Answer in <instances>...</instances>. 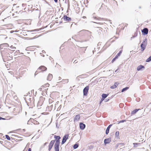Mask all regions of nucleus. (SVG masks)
<instances>
[{
    "mask_svg": "<svg viewBox=\"0 0 151 151\" xmlns=\"http://www.w3.org/2000/svg\"><path fill=\"white\" fill-rule=\"evenodd\" d=\"M14 50H11L9 49L6 48L4 51L1 50V53L2 57H4V55H10L9 53H12Z\"/></svg>",
    "mask_w": 151,
    "mask_h": 151,
    "instance_id": "nucleus-1",
    "label": "nucleus"
},
{
    "mask_svg": "<svg viewBox=\"0 0 151 151\" xmlns=\"http://www.w3.org/2000/svg\"><path fill=\"white\" fill-rule=\"evenodd\" d=\"M147 44V39L145 38L143 40V42L140 45V47L141 48V50L143 51L146 48Z\"/></svg>",
    "mask_w": 151,
    "mask_h": 151,
    "instance_id": "nucleus-2",
    "label": "nucleus"
},
{
    "mask_svg": "<svg viewBox=\"0 0 151 151\" xmlns=\"http://www.w3.org/2000/svg\"><path fill=\"white\" fill-rule=\"evenodd\" d=\"M89 90L88 86H86L83 90V93L84 96H86L87 95L88 91Z\"/></svg>",
    "mask_w": 151,
    "mask_h": 151,
    "instance_id": "nucleus-3",
    "label": "nucleus"
},
{
    "mask_svg": "<svg viewBox=\"0 0 151 151\" xmlns=\"http://www.w3.org/2000/svg\"><path fill=\"white\" fill-rule=\"evenodd\" d=\"M68 137V135H65L63 137L61 144L62 145L63 144L66 142L67 140Z\"/></svg>",
    "mask_w": 151,
    "mask_h": 151,
    "instance_id": "nucleus-4",
    "label": "nucleus"
},
{
    "mask_svg": "<svg viewBox=\"0 0 151 151\" xmlns=\"http://www.w3.org/2000/svg\"><path fill=\"white\" fill-rule=\"evenodd\" d=\"M55 141V140H52L50 142L49 145L48 146V150L50 151L52 149Z\"/></svg>",
    "mask_w": 151,
    "mask_h": 151,
    "instance_id": "nucleus-5",
    "label": "nucleus"
},
{
    "mask_svg": "<svg viewBox=\"0 0 151 151\" xmlns=\"http://www.w3.org/2000/svg\"><path fill=\"white\" fill-rule=\"evenodd\" d=\"M148 32V29L147 28H144L142 30V32L143 35H147Z\"/></svg>",
    "mask_w": 151,
    "mask_h": 151,
    "instance_id": "nucleus-6",
    "label": "nucleus"
},
{
    "mask_svg": "<svg viewBox=\"0 0 151 151\" xmlns=\"http://www.w3.org/2000/svg\"><path fill=\"white\" fill-rule=\"evenodd\" d=\"M60 143H55L54 145L55 151H59Z\"/></svg>",
    "mask_w": 151,
    "mask_h": 151,
    "instance_id": "nucleus-7",
    "label": "nucleus"
},
{
    "mask_svg": "<svg viewBox=\"0 0 151 151\" xmlns=\"http://www.w3.org/2000/svg\"><path fill=\"white\" fill-rule=\"evenodd\" d=\"M62 19H63L65 21H71L72 19L71 18L67 17V16L66 15H64L62 18Z\"/></svg>",
    "mask_w": 151,
    "mask_h": 151,
    "instance_id": "nucleus-8",
    "label": "nucleus"
},
{
    "mask_svg": "<svg viewBox=\"0 0 151 151\" xmlns=\"http://www.w3.org/2000/svg\"><path fill=\"white\" fill-rule=\"evenodd\" d=\"M145 69V67L144 66L142 65H140L138 66L137 68V70L139 71L142 70H143Z\"/></svg>",
    "mask_w": 151,
    "mask_h": 151,
    "instance_id": "nucleus-9",
    "label": "nucleus"
},
{
    "mask_svg": "<svg viewBox=\"0 0 151 151\" xmlns=\"http://www.w3.org/2000/svg\"><path fill=\"white\" fill-rule=\"evenodd\" d=\"M54 137L56 140L55 143H60V136L55 135Z\"/></svg>",
    "mask_w": 151,
    "mask_h": 151,
    "instance_id": "nucleus-10",
    "label": "nucleus"
},
{
    "mask_svg": "<svg viewBox=\"0 0 151 151\" xmlns=\"http://www.w3.org/2000/svg\"><path fill=\"white\" fill-rule=\"evenodd\" d=\"M111 141L110 138L106 139L104 140V143L105 145L109 143Z\"/></svg>",
    "mask_w": 151,
    "mask_h": 151,
    "instance_id": "nucleus-11",
    "label": "nucleus"
},
{
    "mask_svg": "<svg viewBox=\"0 0 151 151\" xmlns=\"http://www.w3.org/2000/svg\"><path fill=\"white\" fill-rule=\"evenodd\" d=\"M85 124H83V123L81 122L80 123V127L81 129L83 130L85 127Z\"/></svg>",
    "mask_w": 151,
    "mask_h": 151,
    "instance_id": "nucleus-12",
    "label": "nucleus"
},
{
    "mask_svg": "<svg viewBox=\"0 0 151 151\" xmlns=\"http://www.w3.org/2000/svg\"><path fill=\"white\" fill-rule=\"evenodd\" d=\"M47 68L44 66H41L38 69L42 70V71H45L47 70Z\"/></svg>",
    "mask_w": 151,
    "mask_h": 151,
    "instance_id": "nucleus-13",
    "label": "nucleus"
},
{
    "mask_svg": "<svg viewBox=\"0 0 151 151\" xmlns=\"http://www.w3.org/2000/svg\"><path fill=\"white\" fill-rule=\"evenodd\" d=\"M112 125V124H110L107 127L106 131V134H107L109 133L110 129Z\"/></svg>",
    "mask_w": 151,
    "mask_h": 151,
    "instance_id": "nucleus-14",
    "label": "nucleus"
},
{
    "mask_svg": "<svg viewBox=\"0 0 151 151\" xmlns=\"http://www.w3.org/2000/svg\"><path fill=\"white\" fill-rule=\"evenodd\" d=\"M52 78V75L50 73H49L47 77V79L48 81H50Z\"/></svg>",
    "mask_w": 151,
    "mask_h": 151,
    "instance_id": "nucleus-15",
    "label": "nucleus"
},
{
    "mask_svg": "<svg viewBox=\"0 0 151 151\" xmlns=\"http://www.w3.org/2000/svg\"><path fill=\"white\" fill-rule=\"evenodd\" d=\"M80 119V116L79 115H77L75 116L74 118V120L75 121H78Z\"/></svg>",
    "mask_w": 151,
    "mask_h": 151,
    "instance_id": "nucleus-16",
    "label": "nucleus"
},
{
    "mask_svg": "<svg viewBox=\"0 0 151 151\" xmlns=\"http://www.w3.org/2000/svg\"><path fill=\"white\" fill-rule=\"evenodd\" d=\"M140 110V109H136L135 110H134L132 111L131 113V114L132 115L134 114H136L139 110Z\"/></svg>",
    "mask_w": 151,
    "mask_h": 151,
    "instance_id": "nucleus-17",
    "label": "nucleus"
},
{
    "mask_svg": "<svg viewBox=\"0 0 151 151\" xmlns=\"http://www.w3.org/2000/svg\"><path fill=\"white\" fill-rule=\"evenodd\" d=\"M133 145L134 147H136L139 146L141 145V143H133Z\"/></svg>",
    "mask_w": 151,
    "mask_h": 151,
    "instance_id": "nucleus-18",
    "label": "nucleus"
},
{
    "mask_svg": "<svg viewBox=\"0 0 151 151\" xmlns=\"http://www.w3.org/2000/svg\"><path fill=\"white\" fill-rule=\"evenodd\" d=\"M111 2L114 4V6H118V4H117V2L116 1H115V0H111Z\"/></svg>",
    "mask_w": 151,
    "mask_h": 151,
    "instance_id": "nucleus-19",
    "label": "nucleus"
},
{
    "mask_svg": "<svg viewBox=\"0 0 151 151\" xmlns=\"http://www.w3.org/2000/svg\"><path fill=\"white\" fill-rule=\"evenodd\" d=\"M40 29H37L34 30H29L28 31V32H36L39 31L40 30Z\"/></svg>",
    "mask_w": 151,
    "mask_h": 151,
    "instance_id": "nucleus-20",
    "label": "nucleus"
},
{
    "mask_svg": "<svg viewBox=\"0 0 151 151\" xmlns=\"http://www.w3.org/2000/svg\"><path fill=\"white\" fill-rule=\"evenodd\" d=\"M108 94L103 93L102 95V98L105 99L108 96Z\"/></svg>",
    "mask_w": 151,
    "mask_h": 151,
    "instance_id": "nucleus-21",
    "label": "nucleus"
},
{
    "mask_svg": "<svg viewBox=\"0 0 151 151\" xmlns=\"http://www.w3.org/2000/svg\"><path fill=\"white\" fill-rule=\"evenodd\" d=\"M68 79H64V80H63L62 81H61L63 83H67L68 82Z\"/></svg>",
    "mask_w": 151,
    "mask_h": 151,
    "instance_id": "nucleus-22",
    "label": "nucleus"
},
{
    "mask_svg": "<svg viewBox=\"0 0 151 151\" xmlns=\"http://www.w3.org/2000/svg\"><path fill=\"white\" fill-rule=\"evenodd\" d=\"M2 46L6 47H8L9 46V45L7 43H4L3 44H1L0 45V48H1V47Z\"/></svg>",
    "mask_w": 151,
    "mask_h": 151,
    "instance_id": "nucleus-23",
    "label": "nucleus"
},
{
    "mask_svg": "<svg viewBox=\"0 0 151 151\" xmlns=\"http://www.w3.org/2000/svg\"><path fill=\"white\" fill-rule=\"evenodd\" d=\"M79 146V144H74L73 146V148L74 149H77Z\"/></svg>",
    "mask_w": 151,
    "mask_h": 151,
    "instance_id": "nucleus-24",
    "label": "nucleus"
},
{
    "mask_svg": "<svg viewBox=\"0 0 151 151\" xmlns=\"http://www.w3.org/2000/svg\"><path fill=\"white\" fill-rule=\"evenodd\" d=\"M151 61V56L148 58L146 60V62H149Z\"/></svg>",
    "mask_w": 151,
    "mask_h": 151,
    "instance_id": "nucleus-25",
    "label": "nucleus"
},
{
    "mask_svg": "<svg viewBox=\"0 0 151 151\" xmlns=\"http://www.w3.org/2000/svg\"><path fill=\"white\" fill-rule=\"evenodd\" d=\"M129 88V87H127L125 88H123L122 89V92H124V91H126L127 90V89H128Z\"/></svg>",
    "mask_w": 151,
    "mask_h": 151,
    "instance_id": "nucleus-26",
    "label": "nucleus"
},
{
    "mask_svg": "<svg viewBox=\"0 0 151 151\" xmlns=\"http://www.w3.org/2000/svg\"><path fill=\"white\" fill-rule=\"evenodd\" d=\"M122 50H120L119 52L116 55L115 57L118 58V57L120 56L121 54L122 53Z\"/></svg>",
    "mask_w": 151,
    "mask_h": 151,
    "instance_id": "nucleus-27",
    "label": "nucleus"
},
{
    "mask_svg": "<svg viewBox=\"0 0 151 151\" xmlns=\"http://www.w3.org/2000/svg\"><path fill=\"white\" fill-rule=\"evenodd\" d=\"M126 120H121V121H117L116 123H117V124H119L120 123H122V122H126Z\"/></svg>",
    "mask_w": 151,
    "mask_h": 151,
    "instance_id": "nucleus-28",
    "label": "nucleus"
},
{
    "mask_svg": "<svg viewBox=\"0 0 151 151\" xmlns=\"http://www.w3.org/2000/svg\"><path fill=\"white\" fill-rule=\"evenodd\" d=\"M137 36V33H135L134 35L131 37V40H132L133 38H134Z\"/></svg>",
    "mask_w": 151,
    "mask_h": 151,
    "instance_id": "nucleus-29",
    "label": "nucleus"
},
{
    "mask_svg": "<svg viewBox=\"0 0 151 151\" xmlns=\"http://www.w3.org/2000/svg\"><path fill=\"white\" fill-rule=\"evenodd\" d=\"M119 135V132L117 131L115 133V136L116 137H118Z\"/></svg>",
    "mask_w": 151,
    "mask_h": 151,
    "instance_id": "nucleus-30",
    "label": "nucleus"
},
{
    "mask_svg": "<svg viewBox=\"0 0 151 151\" xmlns=\"http://www.w3.org/2000/svg\"><path fill=\"white\" fill-rule=\"evenodd\" d=\"M88 32L90 34H91V32H89L87 30H82L80 32Z\"/></svg>",
    "mask_w": 151,
    "mask_h": 151,
    "instance_id": "nucleus-31",
    "label": "nucleus"
},
{
    "mask_svg": "<svg viewBox=\"0 0 151 151\" xmlns=\"http://www.w3.org/2000/svg\"><path fill=\"white\" fill-rule=\"evenodd\" d=\"M5 137H6V139L7 140H10V138L9 136L8 135H5Z\"/></svg>",
    "mask_w": 151,
    "mask_h": 151,
    "instance_id": "nucleus-32",
    "label": "nucleus"
},
{
    "mask_svg": "<svg viewBox=\"0 0 151 151\" xmlns=\"http://www.w3.org/2000/svg\"><path fill=\"white\" fill-rule=\"evenodd\" d=\"M93 17L94 19H96V20H100L101 19V18H100V17Z\"/></svg>",
    "mask_w": 151,
    "mask_h": 151,
    "instance_id": "nucleus-33",
    "label": "nucleus"
},
{
    "mask_svg": "<svg viewBox=\"0 0 151 151\" xmlns=\"http://www.w3.org/2000/svg\"><path fill=\"white\" fill-rule=\"evenodd\" d=\"M110 88L111 89H114L116 88V85H114L112 86H111Z\"/></svg>",
    "mask_w": 151,
    "mask_h": 151,
    "instance_id": "nucleus-34",
    "label": "nucleus"
},
{
    "mask_svg": "<svg viewBox=\"0 0 151 151\" xmlns=\"http://www.w3.org/2000/svg\"><path fill=\"white\" fill-rule=\"evenodd\" d=\"M117 58L116 57H115V58H114L111 61V62L112 63H113L115 61V60L117 59Z\"/></svg>",
    "mask_w": 151,
    "mask_h": 151,
    "instance_id": "nucleus-35",
    "label": "nucleus"
},
{
    "mask_svg": "<svg viewBox=\"0 0 151 151\" xmlns=\"http://www.w3.org/2000/svg\"><path fill=\"white\" fill-rule=\"evenodd\" d=\"M49 106L51 108H52L53 106V105L51 103H49Z\"/></svg>",
    "mask_w": 151,
    "mask_h": 151,
    "instance_id": "nucleus-36",
    "label": "nucleus"
},
{
    "mask_svg": "<svg viewBox=\"0 0 151 151\" xmlns=\"http://www.w3.org/2000/svg\"><path fill=\"white\" fill-rule=\"evenodd\" d=\"M6 56L8 58H9V57H10L11 58H12H12H13V56H10V55H8V56L6 55Z\"/></svg>",
    "mask_w": 151,
    "mask_h": 151,
    "instance_id": "nucleus-37",
    "label": "nucleus"
},
{
    "mask_svg": "<svg viewBox=\"0 0 151 151\" xmlns=\"http://www.w3.org/2000/svg\"><path fill=\"white\" fill-rule=\"evenodd\" d=\"M119 84V83L117 82H116L114 83V85H116V87L118 86V85Z\"/></svg>",
    "mask_w": 151,
    "mask_h": 151,
    "instance_id": "nucleus-38",
    "label": "nucleus"
},
{
    "mask_svg": "<svg viewBox=\"0 0 151 151\" xmlns=\"http://www.w3.org/2000/svg\"><path fill=\"white\" fill-rule=\"evenodd\" d=\"M37 37H36V36H35L33 37L30 38L29 40H33L37 38Z\"/></svg>",
    "mask_w": 151,
    "mask_h": 151,
    "instance_id": "nucleus-39",
    "label": "nucleus"
},
{
    "mask_svg": "<svg viewBox=\"0 0 151 151\" xmlns=\"http://www.w3.org/2000/svg\"><path fill=\"white\" fill-rule=\"evenodd\" d=\"M10 48L11 49H12L13 50H14V49H16V47H13L12 46H11L10 47Z\"/></svg>",
    "mask_w": 151,
    "mask_h": 151,
    "instance_id": "nucleus-40",
    "label": "nucleus"
},
{
    "mask_svg": "<svg viewBox=\"0 0 151 151\" xmlns=\"http://www.w3.org/2000/svg\"><path fill=\"white\" fill-rule=\"evenodd\" d=\"M39 73V72H38V71H36L35 73V76L36 75L38 74Z\"/></svg>",
    "mask_w": 151,
    "mask_h": 151,
    "instance_id": "nucleus-41",
    "label": "nucleus"
},
{
    "mask_svg": "<svg viewBox=\"0 0 151 151\" xmlns=\"http://www.w3.org/2000/svg\"><path fill=\"white\" fill-rule=\"evenodd\" d=\"M5 119H6L4 118H2V117L0 116V120H5Z\"/></svg>",
    "mask_w": 151,
    "mask_h": 151,
    "instance_id": "nucleus-42",
    "label": "nucleus"
},
{
    "mask_svg": "<svg viewBox=\"0 0 151 151\" xmlns=\"http://www.w3.org/2000/svg\"><path fill=\"white\" fill-rule=\"evenodd\" d=\"M19 52L18 51H16L15 53H14V54L15 55H17V54H18V53H19Z\"/></svg>",
    "mask_w": 151,
    "mask_h": 151,
    "instance_id": "nucleus-43",
    "label": "nucleus"
},
{
    "mask_svg": "<svg viewBox=\"0 0 151 151\" xmlns=\"http://www.w3.org/2000/svg\"><path fill=\"white\" fill-rule=\"evenodd\" d=\"M101 42H99L98 44V46H99V45H101Z\"/></svg>",
    "mask_w": 151,
    "mask_h": 151,
    "instance_id": "nucleus-44",
    "label": "nucleus"
},
{
    "mask_svg": "<svg viewBox=\"0 0 151 151\" xmlns=\"http://www.w3.org/2000/svg\"><path fill=\"white\" fill-rule=\"evenodd\" d=\"M28 151H31V149L30 148H29L28 149Z\"/></svg>",
    "mask_w": 151,
    "mask_h": 151,
    "instance_id": "nucleus-45",
    "label": "nucleus"
},
{
    "mask_svg": "<svg viewBox=\"0 0 151 151\" xmlns=\"http://www.w3.org/2000/svg\"><path fill=\"white\" fill-rule=\"evenodd\" d=\"M61 79V77H58V79H59V80H60Z\"/></svg>",
    "mask_w": 151,
    "mask_h": 151,
    "instance_id": "nucleus-46",
    "label": "nucleus"
},
{
    "mask_svg": "<svg viewBox=\"0 0 151 151\" xmlns=\"http://www.w3.org/2000/svg\"><path fill=\"white\" fill-rule=\"evenodd\" d=\"M104 99L102 98L101 99V101H103Z\"/></svg>",
    "mask_w": 151,
    "mask_h": 151,
    "instance_id": "nucleus-47",
    "label": "nucleus"
},
{
    "mask_svg": "<svg viewBox=\"0 0 151 151\" xmlns=\"http://www.w3.org/2000/svg\"><path fill=\"white\" fill-rule=\"evenodd\" d=\"M22 5L23 6H24L25 5V4H22Z\"/></svg>",
    "mask_w": 151,
    "mask_h": 151,
    "instance_id": "nucleus-48",
    "label": "nucleus"
},
{
    "mask_svg": "<svg viewBox=\"0 0 151 151\" xmlns=\"http://www.w3.org/2000/svg\"><path fill=\"white\" fill-rule=\"evenodd\" d=\"M105 100H106L105 102H106V101H108L109 100V99H106Z\"/></svg>",
    "mask_w": 151,
    "mask_h": 151,
    "instance_id": "nucleus-49",
    "label": "nucleus"
},
{
    "mask_svg": "<svg viewBox=\"0 0 151 151\" xmlns=\"http://www.w3.org/2000/svg\"><path fill=\"white\" fill-rule=\"evenodd\" d=\"M93 23H97V24H100V22H93Z\"/></svg>",
    "mask_w": 151,
    "mask_h": 151,
    "instance_id": "nucleus-50",
    "label": "nucleus"
},
{
    "mask_svg": "<svg viewBox=\"0 0 151 151\" xmlns=\"http://www.w3.org/2000/svg\"><path fill=\"white\" fill-rule=\"evenodd\" d=\"M54 1L56 3L58 2V0H54Z\"/></svg>",
    "mask_w": 151,
    "mask_h": 151,
    "instance_id": "nucleus-51",
    "label": "nucleus"
},
{
    "mask_svg": "<svg viewBox=\"0 0 151 151\" xmlns=\"http://www.w3.org/2000/svg\"><path fill=\"white\" fill-rule=\"evenodd\" d=\"M90 147H91V148H93V146H92V145H91V146H90Z\"/></svg>",
    "mask_w": 151,
    "mask_h": 151,
    "instance_id": "nucleus-52",
    "label": "nucleus"
},
{
    "mask_svg": "<svg viewBox=\"0 0 151 151\" xmlns=\"http://www.w3.org/2000/svg\"><path fill=\"white\" fill-rule=\"evenodd\" d=\"M102 101H101V100L100 101V104H101V103H102Z\"/></svg>",
    "mask_w": 151,
    "mask_h": 151,
    "instance_id": "nucleus-53",
    "label": "nucleus"
},
{
    "mask_svg": "<svg viewBox=\"0 0 151 151\" xmlns=\"http://www.w3.org/2000/svg\"><path fill=\"white\" fill-rule=\"evenodd\" d=\"M34 34V33H31V36H32V35H33V34Z\"/></svg>",
    "mask_w": 151,
    "mask_h": 151,
    "instance_id": "nucleus-54",
    "label": "nucleus"
},
{
    "mask_svg": "<svg viewBox=\"0 0 151 151\" xmlns=\"http://www.w3.org/2000/svg\"><path fill=\"white\" fill-rule=\"evenodd\" d=\"M117 70H118V69L116 70H115V73L117 71Z\"/></svg>",
    "mask_w": 151,
    "mask_h": 151,
    "instance_id": "nucleus-55",
    "label": "nucleus"
},
{
    "mask_svg": "<svg viewBox=\"0 0 151 151\" xmlns=\"http://www.w3.org/2000/svg\"><path fill=\"white\" fill-rule=\"evenodd\" d=\"M47 143V142H46L44 144V145H46Z\"/></svg>",
    "mask_w": 151,
    "mask_h": 151,
    "instance_id": "nucleus-56",
    "label": "nucleus"
},
{
    "mask_svg": "<svg viewBox=\"0 0 151 151\" xmlns=\"http://www.w3.org/2000/svg\"><path fill=\"white\" fill-rule=\"evenodd\" d=\"M13 31H11L10 32L11 33H13Z\"/></svg>",
    "mask_w": 151,
    "mask_h": 151,
    "instance_id": "nucleus-57",
    "label": "nucleus"
},
{
    "mask_svg": "<svg viewBox=\"0 0 151 151\" xmlns=\"http://www.w3.org/2000/svg\"><path fill=\"white\" fill-rule=\"evenodd\" d=\"M3 57H2L3 58V60L4 61V62H6V61H4V58H3Z\"/></svg>",
    "mask_w": 151,
    "mask_h": 151,
    "instance_id": "nucleus-58",
    "label": "nucleus"
},
{
    "mask_svg": "<svg viewBox=\"0 0 151 151\" xmlns=\"http://www.w3.org/2000/svg\"><path fill=\"white\" fill-rule=\"evenodd\" d=\"M49 85V84L48 83H47V84L46 85Z\"/></svg>",
    "mask_w": 151,
    "mask_h": 151,
    "instance_id": "nucleus-59",
    "label": "nucleus"
},
{
    "mask_svg": "<svg viewBox=\"0 0 151 151\" xmlns=\"http://www.w3.org/2000/svg\"><path fill=\"white\" fill-rule=\"evenodd\" d=\"M44 50L42 51V52H44Z\"/></svg>",
    "mask_w": 151,
    "mask_h": 151,
    "instance_id": "nucleus-60",
    "label": "nucleus"
},
{
    "mask_svg": "<svg viewBox=\"0 0 151 151\" xmlns=\"http://www.w3.org/2000/svg\"><path fill=\"white\" fill-rule=\"evenodd\" d=\"M44 50L42 51V52H44Z\"/></svg>",
    "mask_w": 151,
    "mask_h": 151,
    "instance_id": "nucleus-61",
    "label": "nucleus"
},
{
    "mask_svg": "<svg viewBox=\"0 0 151 151\" xmlns=\"http://www.w3.org/2000/svg\"><path fill=\"white\" fill-rule=\"evenodd\" d=\"M139 8H141V7H140V6H139Z\"/></svg>",
    "mask_w": 151,
    "mask_h": 151,
    "instance_id": "nucleus-62",
    "label": "nucleus"
},
{
    "mask_svg": "<svg viewBox=\"0 0 151 151\" xmlns=\"http://www.w3.org/2000/svg\"><path fill=\"white\" fill-rule=\"evenodd\" d=\"M47 27V26L45 27V28H46V27Z\"/></svg>",
    "mask_w": 151,
    "mask_h": 151,
    "instance_id": "nucleus-63",
    "label": "nucleus"
},
{
    "mask_svg": "<svg viewBox=\"0 0 151 151\" xmlns=\"http://www.w3.org/2000/svg\"><path fill=\"white\" fill-rule=\"evenodd\" d=\"M93 53L94 52V51L93 50Z\"/></svg>",
    "mask_w": 151,
    "mask_h": 151,
    "instance_id": "nucleus-64",
    "label": "nucleus"
}]
</instances>
